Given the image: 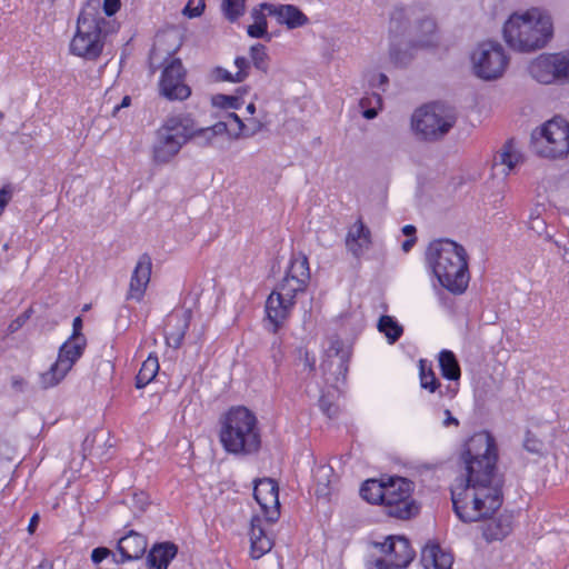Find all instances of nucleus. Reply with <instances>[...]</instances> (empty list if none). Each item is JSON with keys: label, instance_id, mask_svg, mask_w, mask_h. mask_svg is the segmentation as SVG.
<instances>
[{"label": "nucleus", "instance_id": "f257e3e1", "mask_svg": "<svg viewBox=\"0 0 569 569\" xmlns=\"http://www.w3.org/2000/svg\"><path fill=\"white\" fill-rule=\"evenodd\" d=\"M466 479L451 488L456 515L463 522H475L495 513L502 503V477L498 472L495 438L486 431L475 433L461 453Z\"/></svg>", "mask_w": 569, "mask_h": 569}, {"label": "nucleus", "instance_id": "f03ea898", "mask_svg": "<svg viewBox=\"0 0 569 569\" xmlns=\"http://www.w3.org/2000/svg\"><path fill=\"white\" fill-rule=\"evenodd\" d=\"M310 280L308 258L302 254H293L286 276L272 290L266 301V313L268 321L272 325V332L289 318L298 293L303 292Z\"/></svg>", "mask_w": 569, "mask_h": 569}, {"label": "nucleus", "instance_id": "7ed1b4c3", "mask_svg": "<svg viewBox=\"0 0 569 569\" xmlns=\"http://www.w3.org/2000/svg\"><path fill=\"white\" fill-rule=\"evenodd\" d=\"M426 260L443 288L455 295L465 292L469 271L468 256L461 244L449 239L435 240L427 249Z\"/></svg>", "mask_w": 569, "mask_h": 569}, {"label": "nucleus", "instance_id": "20e7f679", "mask_svg": "<svg viewBox=\"0 0 569 569\" xmlns=\"http://www.w3.org/2000/svg\"><path fill=\"white\" fill-rule=\"evenodd\" d=\"M553 36L551 17L540 8L512 13L503 26L507 44L519 52L542 49Z\"/></svg>", "mask_w": 569, "mask_h": 569}, {"label": "nucleus", "instance_id": "39448f33", "mask_svg": "<svg viewBox=\"0 0 569 569\" xmlns=\"http://www.w3.org/2000/svg\"><path fill=\"white\" fill-rule=\"evenodd\" d=\"M219 440L230 455L257 453L261 448V430L256 415L243 406L230 408L220 419Z\"/></svg>", "mask_w": 569, "mask_h": 569}, {"label": "nucleus", "instance_id": "423d86ee", "mask_svg": "<svg viewBox=\"0 0 569 569\" xmlns=\"http://www.w3.org/2000/svg\"><path fill=\"white\" fill-rule=\"evenodd\" d=\"M118 28L114 20L102 16L98 2H87L78 16L77 31L70 42V52L86 60L96 61L103 51L107 37Z\"/></svg>", "mask_w": 569, "mask_h": 569}, {"label": "nucleus", "instance_id": "0eeeda50", "mask_svg": "<svg viewBox=\"0 0 569 569\" xmlns=\"http://www.w3.org/2000/svg\"><path fill=\"white\" fill-rule=\"evenodd\" d=\"M196 122L184 113L168 117L156 131V140L152 146V159L156 163L170 162L192 140Z\"/></svg>", "mask_w": 569, "mask_h": 569}, {"label": "nucleus", "instance_id": "6e6552de", "mask_svg": "<svg viewBox=\"0 0 569 569\" xmlns=\"http://www.w3.org/2000/svg\"><path fill=\"white\" fill-rule=\"evenodd\" d=\"M457 121L453 109L442 103H431L417 109L411 117V127L421 140L442 139Z\"/></svg>", "mask_w": 569, "mask_h": 569}, {"label": "nucleus", "instance_id": "1a4fd4ad", "mask_svg": "<svg viewBox=\"0 0 569 569\" xmlns=\"http://www.w3.org/2000/svg\"><path fill=\"white\" fill-rule=\"evenodd\" d=\"M535 151L546 158H561L569 153V123L555 118L532 132Z\"/></svg>", "mask_w": 569, "mask_h": 569}, {"label": "nucleus", "instance_id": "9d476101", "mask_svg": "<svg viewBox=\"0 0 569 569\" xmlns=\"http://www.w3.org/2000/svg\"><path fill=\"white\" fill-rule=\"evenodd\" d=\"M412 482L406 478H390L387 482L383 506L390 517L407 520L419 512V507L411 498Z\"/></svg>", "mask_w": 569, "mask_h": 569}, {"label": "nucleus", "instance_id": "9b49d317", "mask_svg": "<svg viewBox=\"0 0 569 569\" xmlns=\"http://www.w3.org/2000/svg\"><path fill=\"white\" fill-rule=\"evenodd\" d=\"M87 346L86 338H69L59 348L58 358L49 370L40 375V386L43 389L52 388L60 383L74 363L81 358Z\"/></svg>", "mask_w": 569, "mask_h": 569}, {"label": "nucleus", "instance_id": "f8f14e48", "mask_svg": "<svg viewBox=\"0 0 569 569\" xmlns=\"http://www.w3.org/2000/svg\"><path fill=\"white\" fill-rule=\"evenodd\" d=\"M471 59L475 73L483 80L500 78L508 66V57L502 46L495 41L480 43Z\"/></svg>", "mask_w": 569, "mask_h": 569}, {"label": "nucleus", "instance_id": "ddd939ff", "mask_svg": "<svg viewBox=\"0 0 569 569\" xmlns=\"http://www.w3.org/2000/svg\"><path fill=\"white\" fill-rule=\"evenodd\" d=\"M529 73L540 83H569V50L540 54L529 64Z\"/></svg>", "mask_w": 569, "mask_h": 569}, {"label": "nucleus", "instance_id": "4468645a", "mask_svg": "<svg viewBox=\"0 0 569 569\" xmlns=\"http://www.w3.org/2000/svg\"><path fill=\"white\" fill-rule=\"evenodd\" d=\"M375 547L385 555L376 560L377 569H403L415 557L409 540L402 536H389L383 542H375Z\"/></svg>", "mask_w": 569, "mask_h": 569}, {"label": "nucleus", "instance_id": "2eb2a0df", "mask_svg": "<svg viewBox=\"0 0 569 569\" xmlns=\"http://www.w3.org/2000/svg\"><path fill=\"white\" fill-rule=\"evenodd\" d=\"M350 350L345 347L338 338H331L330 345L326 350V357L320 365V369L328 383L339 388V383H345Z\"/></svg>", "mask_w": 569, "mask_h": 569}, {"label": "nucleus", "instance_id": "dca6fc26", "mask_svg": "<svg viewBox=\"0 0 569 569\" xmlns=\"http://www.w3.org/2000/svg\"><path fill=\"white\" fill-rule=\"evenodd\" d=\"M186 70L180 59H173L162 71L160 91L169 100H186L190 94V88L184 83Z\"/></svg>", "mask_w": 569, "mask_h": 569}, {"label": "nucleus", "instance_id": "f3484780", "mask_svg": "<svg viewBox=\"0 0 569 569\" xmlns=\"http://www.w3.org/2000/svg\"><path fill=\"white\" fill-rule=\"evenodd\" d=\"M253 497L261 507L268 521L273 522L279 517V488L274 480L264 478L256 481Z\"/></svg>", "mask_w": 569, "mask_h": 569}, {"label": "nucleus", "instance_id": "a211bd4d", "mask_svg": "<svg viewBox=\"0 0 569 569\" xmlns=\"http://www.w3.org/2000/svg\"><path fill=\"white\" fill-rule=\"evenodd\" d=\"M151 269V257L148 253L141 254L131 274L129 290L127 293L128 300H136L138 302L142 300L150 282Z\"/></svg>", "mask_w": 569, "mask_h": 569}, {"label": "nucleus", "instance_id": "6ab92c4d", "mask_svg": "<svg viewBox=\"0 0 569 569\" xmlns=\"http://www.w3.org/2000/svg\"><path fill=\"white\" fill-rule=\"evenodd\" d=\"M260 9L276 17L278 23L286 24L288 29H297L309 23V18L293 4L261 3Z\"/></svg>", "mask_w": 569, "mask_h": 569}, {"label": "nucleus", "instance_id": "aec40b11", "mask_svg": "<svg viewBox=\"0 0 569 569\" xmlns=\"http://www.w3.org/2000/svg\"><path fill=\"white\" fill-rule=\"evenodd\" d=\"M370 246L371 231L361 219H358L348 230L346 247L353 257L359 258L370 249Z\"/></svg>", "mask_w": 569, "mask_h": 569}, {"label": "nucleus", "instance_id": "412c9836", "mask_svg": "<svg viewBox=\"0 0 569 569\" xmlns=\"http://www.w3.org/2000/svg\"><path fill=\"white\" fill-rule=\"evenodd\" d=\"M147 538L131 530L118 542V550L121 553L120 562L141 558L147 550Z\"/></svg>", "mask_w": 569, "mask_h": 569}, {"label": "nucleus", "instance_id": "4be33fe9", "mask_svg": "<svg viewBox=\"0 0 569 569\" xmlns=\"http://www.w3.org/2000/svg\"><path fill=\"white\" fill-rule=\"evenodd\" d=\"M421 565L425 569H451L453 557L437 543H428L421 550Z\"/></svg>", "mask_w": 569, "mask_h": 569}, {"label": "nucleus", "instance_id": "5701e85b", "mask_svg": "<svg viewBox=\"0 0 569 569\" xmlns=\"http://www.w3.org/2000/svg\"><path fill=\"white\" fill-rule=\"evenodd\" d=\"M250 555L253 559H259L269 552L273 546V541L262 528V520L259 517L251 519L250 528Z\"/></svg>", "mask_w": 569, "mask_h": 569}, {"label": "nucleus", "instance_id": "b1692460", "mask_svg": "<svg viewBox=\"0 0 569 569\" xmlns=\"http://www.w3.org/2000/svg\"><path fill=\"white\" fill-rule=\"evenodd\" d=\"M177 553L178 547L173 542L156 543L147 556L148 569H168Z\"/></svg>", "mask_w": 569, "mask_h": 569}, {"label": "nucleus", "instance_id": "393cba45", "mask_svg": "<svg viewBox=\"0 0 569 569\" xmlns=\"http://www.w3.org/2000/svg\"><path fill=\"white\" fill-rule=\"evenodd\" d=\"M512 530V516L501 513L497 518H490L482 527V535L487 541L502 540Z\"/></svg>", "mask_w": 569, "mask_h": 569}, {"label": "nucleus", "instance_id": "a878e982", "mask_svg": "<svg viewBox=\"0 0 569 569\" xmlns=\"http://www.w3.org/2000/svg\"><path fill=\"white\" fill-rule=\"evenodd\" d=\"M522 161L521 153L516 149L513 141H507L493 158V168L501 169V173L509 174Z\"/></svg>", "mask_w": 569, "mask_h": 569}, {"label": "nucleus", "instance_id": "bb28decb", "mask_svg": "<svg viewBox=\"0 0 569 569\" xmlns=\"http://www.w3.org/2000/svg\"><path fill=\"white\" fill-rule=\"evenodd\" d=\"M437 41V23L435 19L430 17L420 19L416 27V38L412 44L415 47L429 48L436 46Z\"/></svg>", "mask_w": 569, "mask_h": 569}, {"label": "nucleus", "instance_id": "cd10ccee", "mask_svg": "<svg viewBox=\"0 0 569 569\" xmlns=\"http://www.w3.org/2000/svg\"><path fill=\"white\" fill-rule=\"evenodd\" d=\"M228 131V122H217L213 126L207 128H199L196 124V130L192 133V139H194L200 147H209L213 143V140L217 136L224 134Z\"/></svg>", "mask_w": 569, "mask_h": 569}, {"label": "nucleus", "instance_id": "c85d7f7f", "mask_svg": "<svg viewBox=\"0 0 569 569\" xmlns=\"http://www.w3.org/2000/svg\"><path fill=\"white\" fill-rule=\"evenodd\" d=\"M411 9L397 7L392 10L389 21V32L395 37L403 36L410 26Z\"/></svg>", "mask_w": 569, "mask_h": 569}, {"label": "nucleus", "instance_id": "c756f323", "mask_svg": "<svg viewBox=\"0 0 569 569\" xmlns=\"http://www.w3.org/2000/svg\"><path fill=\"white\" fill-rule=\"evenodd\" d=\"M387 482L370 479L363 482L360 488L361 497L370 503L383 505Z\"/></svg>", "mask_w": 569, "mask_h": 569}, {"label": "nucleus", "instance_id": "7c9ffc66", "mask_svg": "<svg viewBox=\"0 0 569 569\" xmlns=\"http://www.w3.org/2000/svg\"><path fill=\"white\" fill-rule=\"evenodd\" d=\"M439 367L446 379L458 380L460 378V367L452 351L442 350L439 353Z\"/></svg>", "mask_w": 569, "mask_h": 569}, {"label": "nucleus", "instance_id": "2f4dec72", "mask_svg": "<svg viewBox=\"0 0 569 569\" xmlns=\"http://www.w3.org/2000/svg\"><path fill=\"white\" fill-rule=\"evenodd\" d=\"M159 371V361L157 356L150 355L143 362L136 377V387L141 389L151 382Z\"/></svg>", "mask_w": 569, "mask_h": 569}, {"label": "nucleus", "instance_id": "473e14b6", "mask_svg": "<svg viewBox=\"0 0 569 569\" xmlns=\"http://www.w3.org/2000/svg\"><path fill=\"white\" fill-rule=\"evenodd\" d=\"M378 330L386 336L389 343H395L403 333V328L391 316H381L378 321Z\"/></svg>", "mask_w": 569, "mask_h": 569}, {"label": "nucleus", "instance_id": "72a5a7b5", "mask_svg": "<svg viewBox=\"0 0 569 569\" xmlns=\"http://www.w3.org/2000/svg\"><path fill=\"white\" fill-rule=\"evenodd\" d=\"M189 312L177 320V329L166 332V341L168 346L178 349L184 339L186 332L189 328Z\"/></svg>", "mask_w": 569, "mask_h": 569}, {"label": "nucleus", "instance_id": "f704fd0d", "mask_svg": "<svg viewBox=\"0 0 569 569\" xmlns=\"http://www.w3.org/2000/svg\"><path fill=\"white\" fill-rule=\"evenodd\" d=\"M360 107L366 119H375L378 116V111L382 108V98L379 93H371L360 100Z\"/></svg>", "mask_w": 569, "mask_h": 569}, {"label": "nucleus", "instance_id": "c9c22d12", "mask_svg": "<svg viewBox=\"0 0 569 569\" xmlns=\"http://www.w3.org/2000/svg\"><path fill=\"white\" fill-rule=\"evenodd\" d=\"M419 369L421 388L429 390L430 392H435L440 387V382L436 377L435 372L432 371L431 367H427L426 361L420 360Z\"/></svg>", "mask_w": 569, "mask_h": 569}, {"label": "nucleus", "instance_id": "e433bc0d", "mask_svg": "<svg viewBox=\"0 0 569 569\" xmlns=\"http://www.w3.org/2000/svg\"><path fill=\"white\" fill-rule=\"evenodd\" d=\"M222 10L230 22L237 21L246 11V0H223Z\"/></svg>", "mask_w": 569, "mask_h": 569}, {"label": "nucleus", "instance_id": "4c0bfd02", "mask_svg": "<svg viewBox=\"0 0 569 569\" xmlns=\"http://www.w3.org/2000/svg\"><path fill=\"white\" fill-rule=\"evenodd\" d=\"M250 58L256 69L267 72L268 71V54L266 47L261 43H256L250 47Z\"/></svg>", "mask_w": 569, "mask_h": 569}, {"label": "nucleus", "instance_id": "58836bf2", "mask_svg": "<svg viewBox=\"0 0 569 569\" xmlns=\"http://www.w3.org/2000/svg\"><path fill=\"white\" fill-rule=\"evenodd\" d=\"M222 122L229 123V131L227 133L231 134L233 138H239L240 133L244 129L243 121L234 112H229L226 117V120H223Z\"/></svg>", "mask_w": 569, "mask_h": 569}, {"label": "nucleus", "instance_id": "ea45409f", "mask_svg": "<svg viewBox=\"0 0 569 569\" xmlns=\"http://www.w3.org/2000/svg\"><path fill=\"white\" fill-rule=\"evenodd\" d=\"M523 448L530 453L541 455L543 452L545 446L541 440L528 431L525 437Z\"/></svg>", "mask_w": 569, "mask_h": 569}, {"label": "nucleus", "instance_id": "a19ab883", "mask_svg": "<svg viewBox=\"0 0 569 569\" xmlns=\"http://www.w3.org/2000/svg\"><path fill=\"white\" fill-rule=\"evenodd\" d=\"M268 22L261 21V22H254L253 24L248 26L247 33L251 38H267V40H270L271 37L268 33Z\"/></svg>", "mask_w": 569, "mask_h": 569}, {"label": "nucleus", "instance_id": "79ce46f5", "mask_svg": "<svg viewBox=\"0 0 569 569\" xmlns=\"http://www.w3.org/2000/svg\"><path fill=\"white\" fill-rule=\"evenodd\" d=\"M214 103L224 109H238L241 106V100L236 96L219 94L213 99Z\"/></svg>", "mask_w": 569, "mask_h": 569}, {"label": "nucleus", "instance_id": "37998d69", "mask_svg": "<svg viewBox=\"0 0 569 569\" xmlns=\"http://www.w3.org/2000/svg\"><path fill=\"white\" fill-rule=\"evenodd\" d=\"M204 8L206 4L201 0H189L182 10V13L188 18H197L202 14Z\"/></svg>", "mask_w": 569, "mask_h": 569}, {"label": "nucleus", "instance_id": "c03bdc74", "mask_svg": "<svg viewBox=\"0 0 569 569\" xmlns=\"http://www.w3.org/2000/svg\"><path fill=\"white\" fill-rule=\"evenodd\" d=\"M390 60L396 66H406L410 62L412 56L408 51H401L396 46H391L390 48Z\"/></svg>", "mask_w": 569, "mask_h": 569}, {"label": "nucleus", "instance_id": "a18cd8bd", "mask_svg": "<svg viewBox=\"0 0 569 569\" xmlns=\"http://www.w3.org/2000/svg\"><path fill=\"white\" fill-rule=\"evenodd\" d=\"M234 66L237 67L236 80L244 81L249 76L250 61L244 57H237L234 59Z\"/></svg>", "mask_w": 569, "mask_h": 569}, {"label": "nucleus", "instance_id": "49530a36", "mask_svg": "<svg viewBox=\"0 0 569 569\" xmlns=\"http://www.w3.org/2000/svg\"><path fill=\"white\" fill-rule=\"evenodd\" d=\"M110 556H112V559H113L114 562H120L119 560L116 559V556L111 552V550H109L106 547L94 548L92 550V552H91V560H92L93 563L98 565L103 559H107Z\"/></svg>", "mask_w": 569, "mask_h": 569}, {"label": "nucleus", "instance_id": "de8ad7c7", "mask_svg": "<svg viewBox=\"0 0 569 569\" xmlns=\"http://www.w3.org/2000/svg\"><path fill=\"white\" fill-rule=\"evenodd\" d=\"M529 228L533 230L538 234H542L547 229L546 221L540 217L539 213L535 214L533 212L530 214L529 219Z\"/></svg>", "mask_w": 569, "mask_h": 569}, {"label": "nucleus", "instance_id": "09e8293b", "mask_svg": "<svg viewBox=\"0 0 569 569\" xmlns=\"http://www.w3.org/2000/svg\"><path fill=\"white\" fill-rule=\"evenodd\" d=\"M270 353L274 363L279 365L282 361L284 353L279 338H276L271 343Z\"/></svg>", "mask_w": 569, "mask_h": 569}, {"label": "nucleus", "instance_id": "8fccbe9b", "mask_svg": "<svg viewBox=\"0 0 569 569\" xmlns=\"http://www.w3.org/2000/svg\"><path fill=\"white\" fill-rule=\"evenodd\" d=\"M213 74H214L216 79L220 80V81L233 82V83L240 82V81L236 80V73H231L230 71H228L227 69H224L222 67H217L213 70Z\"/></svg>", "mask_w": 569, "mask_h": 569}, {"label": "nucleus", "instance_id": "3c124183", "mask_svg": "<svg viewBox=\"0 0 569 569\" xmlns=\"http://www.w3.org/2000/svg\"><path fill=\"white\" fill-rule=\"evenodd\" d=\"M389 79L385 73H375L369 79V86L372 88H382L385 91V87L388 84Z\"/></svg>", "mask_w": 569, "mask_h": 569}, {"label": "nucleus", "instance_id": "603ef678", "mask_svg": "<svg viewBox=\"0 0 569 569\" xmlns=\"http://www.w3.org/2000/svg\"><path fill=\"white\" fill-rule=\"evenodd\" d=\"M120 7V0H103L102 9L107 17H112L116 12L119 11Z\"/></svg>", "mask_w": 569, "mask_h": 569}, {"label": "nucleus", "instance_id": "864d4df0", "mask_svg": "<svg viewBox=\"0 0 569 569\" xmlns=\"http://www.w3.org/2000/svg\"><path fill=\"white\" fill-rule=\"evenodd\" d=\"M10 246L8 242L3 243L2 252L0 253V269H4L6 266L14 258V253L17 250H12L11 253H8Z\"/></svg>", "mask_w": 569, "mask_h": 569}, {"label": "nucleus", "instance_id": "5fc2aeb1", "mask_svg": "<svg viewBox=\"0 0 569 569\" xmlns=\"http://www.w3.org/2000/svg\"><path fill=\"white\" fill-rule=\"evenodd\" d=\"M82 330V319L81 317H76L72 322V335L69 337L71 339L77 340V338H86Z\"/></svg>", "mask_w": 569, "mask_h": 569}, {"label": "nucleus", "instance_id": "6e6d98bb", "mask_svg": "<svg viewBox=\"0 0 569 569\" xmlns=\"http://www.w3.org/2000/svg\"><path fill=\"white\" fill-rule=\"evenodd\" d=\"M320 409L329 417L332 418L337 413V408L329 403L325 397L319 400Z\"/></svg>", "mask_w": 569, "mask_h": 569}, {"label": "nucleus", "instance_id": "4d7b16f0", "mask_svg": "<svg viewBox=\"0 0 569 569\" xmlns=\"http://www.w3.org/2000/svg\"><path fill=\"white\" fill-rule=\"evenodd\" d=\"M443 415H445V419H443V421H442V426H443V427L448 428V427H450V426H456V427H457V426H459V421H458V419H457V418H455V417L451 415V412H450V410H449V409H446V410L443 411Z\"/></svg>", "mask_w": 569, "mask_h": 569}, {"label": "nucleus", "instance_id": "13d9d810", "mask_svg": "<svg viewBox=\"0 0 569 569\" xmlns=\"http://www.w3.org/2000/svg\"><path fill=\"white\" fill-rule=\"evenodd\" d=\"M26 319H27V317H26V316H20V317H18V318H17V319H14L13 321H11V323H10V325H9V327H8V330H9L10 332H14V331H17L18 329H20V328L23 326V323L26 322Z\"/></svg>", "mask_w": 569, "mask_h": 569}, {"label": "nucleus", "instance_id": "bf43d9fd", "mask_svg": "<svg viewBox=\"0 0 569 569\" xmlns=\"http://www.w3.org/2000/svg\"><path fill=\"white\" fill-rule=\"evenodd\" d=\"M303 366L309 372L315 370V358L309 356V352H305L303 357Z\"/></svg>", "mask_w": 569, "mask_h": 569}, {"label": "nucleus", "instance_id": "052dcab7", "mask_svg": "<svg viewBox=\"0 0 569 569\" xmlns=\"http://www.w3.org/2000/svg\"><path fill=\"white\" fill-rule=\"evenodd\" d=\"M11 385L12 387L16 389V390H19V391H22L23 390V387L26 385V381L23 378L21 377H12L11 379Z\"/></svg>", "mask_w": 569, "mask_h": 569}, {"label": "nucleus", "instance_id": "680f3d73", "mask_svg": "<svg viewBox=\"0 0 569 569\" xmlns=\"http://www.w3.org/2000/svg\"><path fill=\"white\" fill-rule=\"evenodd\" d=\"M130 103H131V98H130L129 96H124V97H123V99H122V101H121V103H120V104H118V106H116V107L113 108V112H112V113H113V116H116V114H117V112H118L121 108L129 107V106H130Z\"/></svg>", "mask_w": 569, "mask_h": 569}, {"label": "nucleus", "instance_id": "e2e57ef3", "mask_svg": "<svg viewBox=\"0 0 569 569\" xmlns=\"http://www.w3.org/2000/svg\"><path fill=\"white\" fill-rule=\"evenodd\" d=\"M402 233L408 238H416V227L407 224L402 228Z\"/></svg>", "mask_w": 569, "mask_h": 569}, {"label": "nucleus", "instance_id": "0e129e2a", "mask_svg": "<svg viewBox=\"0 0 569 569\" xmlns=\"http://www.w3.org/2000/svg\"><path fill=\"white\" fill-rule=\"evenodd\" d=\"M251 17L254 20V22L267 21L266 17L262 12V9L261 10L253 9L251 12Z\"/></svg>", "mask_w": 569, "mask_h": 569}, {"label": "nucleus", "instance_id": "69168bd1", "mask_svg": "<svg viewBox=\"0 0 569 569\" xmlns=\"http://www.w3.org/2000/svg\"><path fill=\"white\" fill-rule=\"evenodd\" d=\"M417 241V238H408L406 241L402 242V250L405 252H409L411 250V248L413 247V244L416 243Z\"/></svg>", "mask_w": 569, "mask_h": 569}, {"label": "nucleus", "instance_id": "338daca9", "mask_svg": "<svg viewBox=\"0 0 569 569\" xmlns=\"http://www.w3.org/2000/svg\"><path fill=\"white\" fill-rule=\"evenodd\" d=\"M98 436L99 433L88 435L83 441V450H87L89 446H91L96 441Z\"/></svg>", "mask_w": 569, "mask_h": 569}, {"label": "nucleus", "instance_id": "774afa93", "mask_svg": "<svg viewBox=\"0 0 569 569\" xmlns=\"http://www.w3.org/2000/svg\"><path fill=\"white\" fill-rule=\"evenodd\" d=\"M38 523H39V516L36 513L31 517L29 526H28V530L30 533H32L36 530Z\"/></svg>", "mask_w": 569, "mask_h": 569}]
</instances>
